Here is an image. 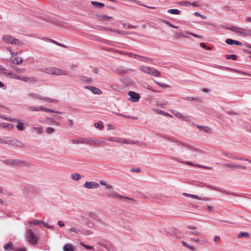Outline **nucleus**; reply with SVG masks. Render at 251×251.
Listing matches in <instances>:
<instances>
[{
    "mask_svg": "<svg viewBox=\"0 0 251 251\" xmlns=\"http://www.w3.org/2000/svg\"><path fill=\"white\" fill-rule=\"evenodd\" d=\"M100 184L101 185L104 186L105 187V188L106 189H108L109 190H113V186L111 185L106 183L103 180H100Z\"/></svg>",
    "mask_w": 251,
    "mask_h": 251,
    "instance_id": "bb28decb",
    "label": "nucleus"
},
{
    "mask_svg": "<svg viewBox=\"0 0 251 251\" xmlns=\"http://www.w3.org/2000/svg\"><path fill=\"white\" fill-rule=\"evenodd\" d=\"M173 114L177 118L179 119L184 121H188L189 120L188 118L183 115L181 113L173 110L172 111Z\"/></svg>",
    "mask_w": 251,
    "mask_h": 251,
    "instance_id": "f3484780",
    "label": "nucleus"
},
{
    "mask_svg": "<svg viewBox=\"0 0 251 251\" xmlns=\"http://www.w3.org/2000/svg\"><path fill=\"white\" fill-rule=\"evenodd\" d=\"M71 178L74 180L77 181L81 178V176L77 173L72 174Z\"/></svg>",
    "mask_w": 251,
    "mask_h": 251,
    "instance_id": "7c9ffc66",
    "label": "nucleus"
},
{
    "mask_svg": "<svg viewBox=\"0 0 251 251\" xmlns=\"http://www.w3.org/2000/svg\"><path fill=\"white\" fill-rule=\"evenodd\" d=\"M126 55L128 56L129 57L134 58L137 60L138 59V57H139V55L129 52H127V53H126Z\"/></svg>",
    "mask_w": 251,
    "mask_h": 251,
    "instance_id": "ea45409f",
    "label": "nucleus"
},
{
    "mask_svg": "<svg viewBox=\"0 0 251 251\" xmlns=\"http://www.w3.org/2000/svg\"><path fill=\"white\" fill-rule=\"evenodd\" d=\"M181 4L184 6H190L191 5V3L188 1H181Z\"/></svg>",
    "mask_w": 251,
    "mask_h": 251,
    "instance_id": "0e129e2a",
    "label": "nucleus"
},
{
    "mask_svg": "<svg viewBox=\"0 0 251 251\" xmlns=\"http://www.w3.org/2000/svg\"><path fill=\"white\" fill-rule=\"evenodd\" d=\"M156 112L157 114H161L163 116H168V117H172V116L169 113L164 112L163 110H160V109H156Z\"/></svg>",
    "mask_w": 251,
    "mask_h": 251,
    "instance_id": "473e14b6",
    "label": "nucleus"
},
{
    "mask_svg": "<svg viewBox=\"0 0 251 251\" xmlns=\"http://www.w3.org/2000/svg\"><path fill=\"white\" fill-rule=\"evenodd\" d=\"M166 139L172 142H174L175 143L176 146H184V147H186L187 148H188L191 150H193V151H195L196 152H198V153L196 154H194V155H199V156H203L204 155L202 153V152L199 150L198 149H193V148L191 146H189V145H186V144H185L178 140H175L174 139V138H171V137H169L168 136H167V137H166Z\"/></svg>",
    "mask_w": 251,
    "mask_h": 251,
    "instance_id": "20e7f679",
    "label": "nucleus"
},
{
    "mask_svg": "<svg viewBox=\"0 0 251 251\" xmlns=\"http://www.w3.org/2000/svg\"><path fill=\"white\" fill-rule=\"evenodd\" d=\"M154 82L157 85H158L160 87H162V88H169L170 87V86L169 85L166 84L164 83L159 82L156 80H154Z\"/></svg>",
    "mask_w": 251,
    "mask_h": 251,
    "instance_id": "72a5a7b5",
    "label": "nucleus"
},
{
    "mask_svg": "<svg viewBox=\"0 0 251 251\" xmlns=\"http://www.w3.org/2000/svg\"><path fill=\"white\" fill-rule=\"evenodd\" d=\"M10 61L13 64L19 65L23 62V60L21 57H14L13 56L10 59Z\"/></svg>",
    "mask_w": 251,
    "mask_h": 251,
    "instance_id": "4be33fe9",
    "label": "nucleus"
},
{
    "mask_svg": "<svg viewBox=\"0 0 251 251\" xmlns=\"http://www.w3.org/2000/svg\"><path fill=\"white\" fill-rule=\"evenodd\" d=\"M9 141V137H4L2 138H0V143H4L6 144H8Z\"/></svg>",
    "mask_w": 251,
    "mask_h": 251,
    "instance_id": "a19ab883",
    "label": "nucleus"
},
{
    "mask_svg": "<svg viewBox=\"0 0 251 251\" xmlns=\"http://www.w3.org/2000/svg\"><path fill=\"white\" fill-rule=\"evenodd\" d=\"M100 186V184L94 181H86L84 183L83 187L87 189H96Z\"/></svg>",
    "mask_w": 251,
    "mask_h": 251,
    "instance_id": "f8f14e48",
    "label": "nucleus"
},
{
    "mask_svg": "<svg viewBox=\"0 0 251 251\" xmlns=\"http://www.w3.org/2000/svg\"><path fill=\"white\" fill-rule=\"evenodd\" d=\"M106 145L107 143L105 141L99 140L94 137H90V146L95 147L99 146L104 147Z\"/></svg>",
    "mask_w": 251,
    "mask_h": 251,
    "instance_id": "1a4fd4ad",
    "label": "nucleus"
},
{
    "mask_svg": "<svg viewBox=\"0 0 251 251\" xmlns=\"http://www.w3.org/2000/svg\"><path fill=\"white\" fill-rule=\"evenodd\" d=\"M104 139L108 141L115 142L119 143L125 144H135L137 142H134L129 139L119 138L116 137H106Z\"/></svg>",
    "mask_w": 251,
    "mask_h": 251,
    "instance_id": "39448f33",
    "label": "nucleus"
},
{
    "mask_svg": "<svg viewBox=\"0 0 251 251\" xmlns=\"http://www.w3.org/2000/svg\"><path fill=\"white\" fill-rule=\"evenodd\" d=\"M101 29L102 30H108V31H111V32H115V33H116L117 34H121V35L128 34L127 33L125 32L124 31L119 30H117V29H112L111 28H108V27H101Z\"/></svg>",
    "mask_w": 251,
    "mask_h": 251,
    "instance_id": "a211bd4d",
    "label": "nucleus"
},
{
    "mask_svg": "<svg viewBox=\"0 0 251 251\" xmlns=\"http://www.w3.org/2000/svg\"><path fill=\"white\" fill-rule=\"evenodd\" d=\"M197 127L200 129H203L205 130L207 133H210L211 132V128L207 126H201L199 125H196Z\"/></svg>",
    "mask_w": 251,
    "mask_h": 251,
    "instance_id": "c756f323",
    "label": "nucleus"
},
{
    "mask_svg": "<svg viewBox=\"0 0 251 251\" xmlns=\"http://www.w3.org/2000/svg\"><path fill=\"white\" fill-rule=\"evenodd\" d=\"M128 95L130 96L129 98V100L134 102L139 101L140 97L138 93L131 91L128 92Z\"/></svg>",
    "mask_w": 251,
    "mask_h": 251,
    "instance_id": "9b49d317",
    "label": "nucleus"
},
{
    "mask_svg": "<svg viewBox=\"0 0 251 251\" xmlns=\"http://www.w3.org/2000/svg\"><path fill=\"white\" fill-rule=\"evenodd\" d=\"M53 75H67L66 72L64 70L59 69L58 68L53 67Z\"/></svg>",
    "mask_w": 251,
    "mask_h": 251,
    "instance_id": "aec40b11",
    "label": "nucleus"
},
{
    "mask_svg": "<svg viewBox=\"0 0 251 251\" xmlns=\"http://www.w3.org/2000/svg\"><path fill=\"white\" fill-rule=\"evenodd\" d=\"M226 43L228 44V45H237V46H241L242 45V43L239 41H237V40H233V39H231L230 38H228L226 40Z\"/></svg>",
    "mask_w": 251,
    "mask_h": 251,
    "instance_id": "412c9836",
    "label": "nucleus"
},
{
    "mask_svg": "<svg viewBox=\"0 0 251 251\" xmlns=\"http://www.w3.org/2000/svg\"><path fill=\"white\" fill-rule=\"evenodd\" d=\"M96 221L98 223V224L100 225L101 226H106V224L99 218L96 219Z\"/></svg>",
    "mask_w": 251,
    "mask_h": 251,
    "instance_id": "5fc2aeb1",
    "label": "nucleus"
},
{
    "mask_svg": "<svg viewBox=\"0 0 251 251\" xmlns=\"http://www.w3.org/2000/svg\"><path fill=\"white\" fill-rule=\"evenodd\" d=\"M0 118H1L4 120H7L8 121L13 122V119H11L10 118L7 117L6 116H5L3 115H1L0 116Z\"/></svg>",
    "mask_w": 251,
    "mask_h": 251,
    "instance_id": "6e6d98bb",
    "label": "nucleus"
},
{
    "mask_svg": "<svg viewBox=\"0 0 251 251\" xmlns=\"http://www.w3.org/2000/svg\"><path fill=\"white\" fill-rule=\"evenodd\" d=\"M2 40L5 43L12 45H20L21 41L9 35H4L2 37Z\"/></svg>",
    "mask_w": 251,
    "mask_h": 251,
    "instance_id": "0eeeda50",
    "label": "nucleus"
},
{
    "mask_svg": "<svg viewBox=\"0 0 251 251\" xmlns=\"http://www.w3.org/2000/svg\"><path fill=\"white\" fill-rule=\"evenodd\" d=\"M28 110L31 111H39V109H38V107H35L33 106L29 107Z\"/></svg>",
    "mask_w": 251,
    "mask_h": 251,
    "instance_id": "864d4df0",
    "label": "nucleus"
},
{
    "mask_svg": "<svg viewBox=\"0 0 251 251\" xmlns=\"http://www.w3.org/2000/svg\"><path fill=\"white\" fill-rule=\"evenodd\" d=\"M64 251H74V248L71 244H65L63 247Z\"/></svg>",
    "mask_w": 251,
    "mask_h": 251,
    "instance_id": "cd10ccee",
    "label": "nucleus"
},
{
    "mask_svg": "<svg viewBox=\"0 0 251 251\" xmlns=\"http://www.w3.org/2000/svg\"><path fill=\"white\" fill-rule=\"evenodd\" d=\"M189 233L194 235H200L201 234V233L198 231H191L189 232Z\"/></svg>",
    "mask_w": 251,
    "mask_h": 251,
    "instance_id": "4d7b16f0",
    "label": "nucleus"
},
{
    "mask_svg": "<svg viewBox=\"0 0 251 251\" xmlns=\"http://www.w3.org/2000/svg\"><path fill=\"white\" fill-rule=\"evenodd\" d=\"M168 12L172 14L178 15L180 13V11L176 9H170L168 10Z\"/></svg>",
    "mask_w": 251,
    "mask_h": 251,
    "instance_id": "c9c22d12",
    "label": "nucleus"
},
{
    "mask_svg": "<svg viewBox=\"0 0 251 251\" xmlns=\"http://www.w3.org/2000/svg\"><path fill=\"white\" fill-rule=\"evenodd\" d=\"M94 126L100 130H102L104 127L103 123L101 121L95 123L94 124Z\"/></svg>",
    "mask_w": 251,
    "mask_h": 251,
    "instance_id": "c85d7f7f",
    "label": "nucleus"
},
{
    "mask_svg": "<svg viewBox=\"0 0 251 251\" xmlns=\"http://www.w3.org/2000/svg\"><path fill=\"white\" fill-rule=\"evenodd\" d=\"M237 58V56L235 54H226V58L227 60L231 59L233 60H236Z\"/></svg>",
    "mask_w": 251,
    "mask_h": 251,
    "instance_id": "58836bf2",
    "label": "nucleus"
},
{
    "mask_svg": "<svg viewBox=\"0 0 251 251\" xmlns=\"http://www.w3.org/2000/svg\"><path fill=\"white\" fill-rule=\"evenodd\" d=\"M177 37H185V38H188L189 37L188 35L187 34H185L184 33L181 32L179 34H177L176 36Z\"/></svg>",
    "mask_w": 251,
    "mask_h": 251,
    "instance_id": "13d9d810",
    "label": "nucleus"
},
{
    "mask_svg": "<svg viewBox=\"0 0 251 251\" xmlns=\"http://www.w3.org/2000/svg\"><path fill=\"white\" fill-rule=\"evenodd\" d=\"M140 70L143 72L145 73L152 75L153 76H155L156 77H160L161 76L160 73L155 70V69L150 67L148 66L141 65L139 67Z\"/></svg>",
    "mask_w": 251,
    "mask_h": 251,
    "instance_id": "f03ea898",
    "label": "nucleus"
},
{
    "mask_svg": "<svg viewBox=\"0 0 251 251\" xmlns=\"http://www.w3.org/2000/svg\"><path fill=\"white\" fill-rule=\"evenodd\" d=\"M50 41L56 45H57L58 46H61V47H64V46L63 45V44H61L59 43H58L57 42L53 40H52V39H50Z\"/></svg>",
    "mask_w": 251,
    "mask_h": 251,
    "instance_id": "338daca9",
    "label": "nucleus"
},
{
    "mask_svg": "<svg viewBox=\"0 0 251 251\" xmlns=\"http://www.w3.org/2000/svg\"><path fill=\"white\" fill-rule=\"evenodd\" d=\"M8 75H9V77L11 78L16 79H18V80H20L21 79V76H19L15 74H13V73H11V74H8Z\"/></svg>",
    "mask_w": 251,
    "mask_h": 251,
    "instance_id": "37998d69",
    "label": "nucleus"
},
{
    "mask_svg": "<svg viewBox=\"0 0 251 251\" xmlns=\"http://www.w3.org/2000/svg\"><path fill=\"white\" fill-rule=\"evenodd\" d=\"M111 18H112L111 17L108 16L106 15H100L99 16V18L100 20H106V19H110Z\"/></svg>",
    "mask_w": 251,
    "mask_h": 251,
    "instance_id": "de8ad7c7",
    "label": "nucleus"
},
{
    "mask_svg": "<svg viewBox=\"0 0 251 251\" xmlns=\"http://www.w3.org/2000/svg\"><path fill=\"white\" fill-rule=\"evenodd\" d=\"M117 71L119 74H123L126 73L127 71L124 69L123 67H119L117 69Z\"/></svg>",
    "mask_w": 251,
    "mask_h": 251,
    "instance_id": "49530a36",
    "label": "nucleus"
},
{
    "mask_svg": "<svg viewBox=\"0 0 251 251\" xmlns=\"http://www.w3.org/2000/svg\"><path fill=\"white\" fill-rule=\"evenodd\" d=\"M54 129L50 127H49L47 128V129L46 130V132L49 134H52L54 132Z\"/></svg>",
    "mask_w": 251,
    "mask_h": 251,
    "instance_id": "603ef678",
    "label": "nucleus"
},
{
    "mask_svg": "<svg viewBox=\"0 0 251 251\" xmlns=\"http://www.w3.org/2000/svg\"><path fill=\"white\" fill-rule=\"evenodd\" d=\"M72 142L74 144H83L90 146V137L82 138L80 137L78 140H72Z\"/></svg>",
    "mask_w": 251,
    "mask_h": 251,
    "instance_id": "9d476101",
    "label": "nucleus"
},
{
    "mask_svg": "<svg viewBox=\"0 0 251 251\" xmlns=\"http://www.w3.org/2000/svg\"><path fill=\"white\" fill-rule=\"evenodd\" d=\"M91 4L95 6H99L100 7H103L104 6V4L100 2H97L95 1H91Z\"/></svg>",
    "mask_w": 251,
    "mask_h": 251,
    "instance_id": "a18cd8bd",
    "label": "nucleus"
},
{
    "mask_svg": "<svg viewBox=\"0 0 251 251\" xmlns=\"http://www.w3.org/2000/svg\"><path fill=\"white\" fill-rule=\"evenodd\" d=\"M130 171L132 172H136V173H139L141 171V169L139 168H132L130 170Z\"/></svg>",
    "mask_w": 251,
    "mask_h": 251,
    "instance_id": "e2e57ef3",
    "label": "nucleus"
},
{
    "mask_svg": "<svg viewBox=\"0 0 251 251\" xmlns=\"http://www.w3.org/2000/svg\"><path fill=\"white\" fill-rule=\"evenodd\" d=\"M80 245H81V246H82V247H83L84 248H85V249H86L88 250L94 251V249L93 247H92V246L86 245L82 243H81Z\"/></svg>",
    "mask_w": 251,
    "mask_h": 251,
    "instance_id": "c03bdc74",
    "label": "nucleus"
},
{
    "mask_svg": "<svg viewBox=\"0 0 251 251\" xmlns=\"http://www.w3.org/2000/svg\"><path fill=\"white\" fill-rule=\"evenodd\" d=\"M8 145L12 146H15V147H24V144L19 140H11L10 138H9V141Z\"/></svg>",
    "mask_w": 251,
    "mask_h": 251,
    "instance_id": "ddd939ff",
    "label": "nucleus"
},
{
    "mask_svg": "<svg viewBox=\"0 0 251 251\" xmlns=\"http://www.w3.org/2000/svg\"><path fill=\"white\" fill-rule=\"evenodd\" d=\"M84 88L89 90L94 94L101 95L102 94V92L99 88L94 86H86Z\"/></svg>",
    "mask_w": 251,
    "mask_h": 251,
    "instance_id": "4468645a",
    "label": "nucleus"
},
{
    "mask_svg": "<svg viewBox=\"0 0 251 251\" xmlns=\"http://www.w3.org/2000/svg\"><path fill=\"white\" fill-rule=\"evenodd\" d=\"M28 224L30 225H40L41 224V223H43V221L40 220H34L32 221H29L28 222Z\"/></svg>",
    "mask_w": 251,
    "mask_h": 251,
    "instance_id": "f704fd0d",
    "label": "nucleus"
},
{
    "mask_svg": "<svg viewBox=\"0 0 251 251\" xmlns=\"http://www.w3.org/2000/svg\"><path fill=\"white\" fill-rule=\"evenodd\" d=\"M3 248L5 250H11L12 249V242H9L7 244L3 245Z\"/></svg>",
    "mask_w": 251,
    "mask_h": 251,
    "instance_id": "4c0bfd02",
    "label": "nucleus"
},
{
    "mask_svg": "<svg viewBox=\"0 0 251 251\" xmlns=\"http://www.w3.org/2000/svg\"><path fill=\"white\" fill-rule=\"evenodd\" d=\"M70 231L77 234L81 233L83 235H90L91 234V232L89 231L82 230H80L79 228L76 227L70 228Z\"/></svg>",
    "mask_w": 251,
    "mask_h": 251,
    "instance_id": "2eb2a0df",
    "label": "nucleus"
},
{
    "mask_svg": "<svg viewBox=\"0 0 251 251\" xmlns=\"http://www.w3.org/2000/svg\"><path fill=\"white\" fill-rule=\"evenodd\" d=\"M224 166L231 168H239L242 169H245L246 167L244 166L237 165L233 163H227L224 165Z\"/></svg>",
    "mask_w": 251,
    "mask_h": 251,
    "instance_id": "b1692460",
    "label": "nucleus"
},
{
    "mask_svg": "<svg viewBox=\"0 0 251 251\" xmlns=\"http://www.w3.org/2000/svg\"><path fill=\"white\" fill-rule=\"evenodd\" d=\"M26 239L27 242L31 245H35L38 241L37 236L34 234L30 229H26Z\"/></svg>",
    "mask_w": 251,
    "mask_h": 251,
    "instance_id": "7ed1b4c3",
    "label": "nucleus"
},
{
    "mask_svg": "<svg viewBox=\"0 0 251 251\" xmlns=\"http://www.w3.org/2000/svg\"><path fill=\"white\" fill-rule=\"evenodd\" d=\"M44 111H45V112H55V113H61V112H59V111H55L53 110H51V109H48V108H44Z\"/></svg>",
    "mask_w": 251,
    "mask_h": 251,
    "instance_id": "052dcab7",
    "label": "nucleus"
},
{
    "mask_svg": "<svg viewBox=\"0 0 251 251\" xmlns=\"http://www.w3.org/2000/svg\"><path fill=\"white\" fill-rule=\"evenodd\" d=\"M79 80L80 81L85 82V83H89L92 81V78L91 77L85 76H80Z\"/></svg>",
    "mask_w": 251,
    "mask_h": 251,
    "instance_id": "a878e982",
    "label": "nucleus"
},
{
    "mask_svg": "<svg viewBox=\"0 0 251 251\" xmlns=\"http://www.w3.org/2000/svg\"><path fill=\"white\" fill-rule=\"evenodd\" d=\"M224 29L226 30H229L232 32L238 33L241 35L251 36V34L245 32V30H246V29L242 28H240L236 26H232L230 27H225Z\"/></svg>",
    "mask_w": 251,
    "mask_h": 251,
    "instance_id": "6e6552de",
    "label": "nucleus"
},
{
    "mask_svg": "<svg viewBox=\"0 0 251 251\" xmlns=\"http://www.w3.org/2000/svg\"><path fill=\"white\" fill-rule=\"evenodd\" d=\"M11 67L16 71L20 73H24L25 71V68H20L17 66L12 65Z\"/></svg>",
    "mask_w": 251,
    "mask_h": 251,
    "instance_id": "2f4dec72",
    "label": "nucleus"
},
{
    "mask_svg": "<svg viewBox=\"0 0 251 251\" xmlns=\"http://www.w3.org/2000/svg\"><path fill=\"white\" fill-rule=\"evenodd\" d=\"M111 87L113 90L117 92L120 91L122 89V88L117 85H112L111 86Z\"/></svg>",
    "mask_w": 251,
    "mask_h": 251,
    "instance_id": "09e8293b",
    "label": "nucleus"
},
{
    "mask_svg": "<svg viewBox=\"0 0 251 251\" xmlns=\"http://www.w3.org/2000/svg\"><path fill=\"white\" fill-rule=\"evenodd\" d=\"M137 60H140L143 62H146L147 60H150V59L149 58H148V57H146L145 56L139 55V57H138Z\"/></svg>",
    "mask_w": 251,
    "mask_h": 251,
    "instance_id": "3c124183",
    "label": "nucleus"
},
{
    "mask_svg": "<svg viewBox=\"0 0 251 251\" xmlns=\"http://www.w3.org/2000/svg\"><path fill=\"white\" fill-rule=\"evenodd\" d=\"M215 67L217 68H218V69H225L227 71H229L231 72L238 73L239 74H245V75L246 74L245 73H244L242 71H239V70L235 69L229 68V67H224V66H218V65H216L215 66Z\"/></svg>",
    "mask_w": 251,
    "mask_h": 251,
    "instance_id": "6ab92c4d",
    "label": "nucleus"
},
{
    "mask_svg": "<svg viewBox=\"0 0 251 251\" xmlns=\"http://www.w3.org/2000/svg\"><path fill=\"white\" fill-rule=\"evenodd\" d=\"M28 97L35 100H41L48 101L49 99L48 98H43L42 96L35 93H29L28 94Z\"/></svg>",
    "mask_w": 251,
    "mask_h": 251,
    "instance_id": "dca6fc26",
    "label": "nucleus"
},
{
    "mask_svg": "<svg viewBox=\"0 0 251 251\" xmlns=\"http://www.w3.org/2000/svg\"><path fill=\"white\" fill-rule=\"evenodd\" d=\"M5 164L9 166H25L26 162L25 161L14 158H8L3 160Z\"/></svg>",
    "mask_w": 251,
    "mask_h": 251,
    "instance_id": "f257e3e1",
    "label": "nucleus"
},
{
    "mask_svg": "<svg viewBox=\"0 0 251 251\" xmlns=\"http://www.w3.org/2000/svg\"><path fill=\"white\" fill-rule=\"evenodd\" d=\"M184 195H186V196H189L190 197L193 198L195 199H199L198 196H197V195H191V194H186V193H184Z\"/></svg>",
    "mask_w": 251,
    "mask_h": 251,
    "instance_id": "680f3d73",
    "label": "nucleus"
},
{
    "mask_svg": "<svg viewBox=\"0 0 251 251\" xmlns=\"http://www.w3.org/2000/svg\"><path fill=\"white\" fill-rule=\"evenodd\" d=\"M34 130L38 134H41L42 133V129L41 127H34L33 128Z\"/></svg>",
    "mask_w": 251,
    "mask_h": 251,
    "instance_id": "8fccbe9b",
    "label": "nucleus"
},
{
    "mask_svg": "<svg viewBox=\"0 0 251 251\" xmlns=\"http://www.w3.org/2000/svg\"><path fill=\"white\" fill-rule=\"evenodd\" d=\"M250 236L249 235V233L247 232H241L238 236V238H243V237H245V238H249Z\"/></svg>",
    "mask_w": 251,
    "mask_h": 251,
    "instance_id": "e433bc0d",
    "label": "nucleus"
},
{
    "mask_svg": "<svg viewBox=\"0 0 251 251\" xmlns=\"http://www.w3.org/2000/svg\"><path fill=\"white\" fill-rule=\"evenodd\" d=\"M186 100H194V101H200L201 100V98L200 97H187L185 98Z\"/></svg>",
    "mask_w": 251,
    "mask_h": 251,
    "instance_id": "79ce46f5",
    "label": "nucleus"
},
{
    "mask_svg": "<svg viewBox=\"0 0 251 251\" xmlns=\"http://www.w3.org/2000/svg\"><path fill=\"white\" fill-rule=\"evenodd\" d=\"M107 196L108 197L112 198L115 199L122 200L124 201H126L127 200L131 201H134V200L132 198L122 196L118 194L116 192L113 191V190H110L109 192H107Z\"/></svg>",
    "mask_w": 251,
    "mask_h": 251,
    "instance_id": "423d86ee",
    "label": "nucleus"
},
{
    "mask_svg": "<svg viewBox=\"0 0 251 251\" xmlns=\"http://www.w3.org/2000/svg\"><path fill=\"white\" fill-rule=\"evenodd\" d=\"M13 122H16L17 125L16 126L17 129L19 131H23L25 129L23 124L19 120L16 119H13Z\"/></svg>",
    "mask_w": 251,
    "mask_h": 251,
    "instance_id": "5701e85b",
    "label": "nucleus"
},
{
    "mask_svg": "<svg viewBox=\"0 0 251 251\" xmlns=\"http://www.w3.org/2000/svg\"><path fill=\"white\" fill-rule=\"evenodd\" d=\"M187 34H190V35H192L193 36H194V37H196V38H203L202 36H201V35H199L196 34H195V33L188 32V33H187Z\"/></svg>",
    "mask_w": 251,
    "mask_h": 251,
    "instance_id": "bf43d9fd",
    "label": "nucleus"
},
{
    "mask_svg": "<svg viewBox=\"0 0 251 251\" xmlns=\"http://www.w3.org/2000/svg\"><path fill=\"white\" fill-rule=\"evenodd\" d=\"M187 248L190 250L191 251H197V249L193 246L189 245Z\"/></svg>",
    "mask_w": 251,
    "mask_h": 251,
    "instance_id": "774afa93",
    "label": "nucleus"
},
{
    "mask_svg": "<svg viewBox=\"0 0 251 251\" xmlns=\"http://www.w3.org/2000/svg\"><path fill=\"white\" fill-rule=\"evenodd\" d=\"M7 50L10 52V54L12 55V56L13 57L14 55H15V56H16L17 55V53H14L13 51H12L11 50V49L10 48H7Z\"/></svg>",
    "mask_w": 251,
    "mask_h": 251,
    "instance_id": "69168bd1",
    "label": "nucleus"
},
{
    "mask_svg": "<svg viewBox=\"0 0 251 251\" xmlns=\"http://www.w3.org/2000/svg\"><path fill=\"white\" fill-rule=\"evenodd\" d=\"M40 71L44 73L53 75V67L43 68L40 70Z\"/></svg>",
    "mask_w": 251,
    "mask_h": 251,
    "instance_id": "393cba45",
    "label": "nucleus"
}]
</instances>
